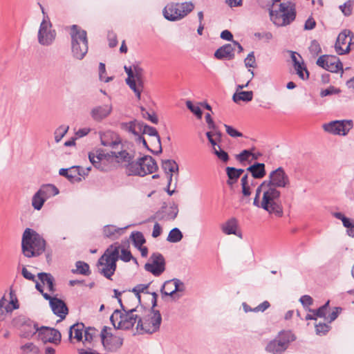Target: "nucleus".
I'll list each match as a JSON object with an SVG mask.
<instances>
[{"label": "nucleus", "instance_id": "c03bdc74", "mask_svg": "<svg viewBox=\"0 0 354 354\" xmlns=\"http://www.w3.org/2000/svg\"><path fill=\"white\" fill-rule=\"evenodd\" d=\"M76 270H73V272H77L83 275H88L91 272L89 270V266L88 263L79 261L76 262Z\"/></svg>", "mask_w": 354, "mask_h": 354}, {"label": "nucleus", "instance_id": "7ed1b4c3", "mask_svg": "<svg viewBox=\"0 0 354 354\" xmlns=\"http://www.w3.org/2000/svg\"><path fill=\"white\" fill-rule=\"evenodd\" d=\"M46 248V241L41 236L30 228H26L22 235L21 249L26 257L41 254Z\"/></svg>", "mask_w": 354, "mask_h": 354}, {"label": "nucleus", "instance_id": "cd10ccee", "mask_svg": "<svg viewBox=\"0 0 354 354\" xmlns=\"http://www.w3.org/2000/svg\"><path fill=\"white\" fill-rule=\"evenodd\" d=\"M85 327L83 323H76L72 325L69 328V339H76L77 342L83 341V332L84 333Z\"/></svg>", "mask_w": 354, "mask_h": 354}, {"label": "nucleus", "instance_id": "c756f323", "mask_svg": "<svg viewBox=\"0 0 354 354\" xmlns=\"http://www.w3.org/2000/svg\"><path fill=\"white\" fill-rule=\"evenodd\" d=\"M39 329L40 328H38L37 324H35L32 321H28L22 325L21 336L24 338H29L36 333H39Z\"/></svg>", "mask_w": 354, "mask_h": 354}, {"label": "nucleus", "instance_id": "0e129e2a", "mask_svg": "<svg viewBox=\"0 0 354 354\" xmlns=\"http://www.w3.org/2000/svg\"><path fill=\"white\" fill-rule=\"evenodd\" d=\"M338 93H339V90L331 86L326 89L322 90L320 92V95L321 97H324Z\"/></svg>", "mask_w": 354, "mask_h": 354}, {"label": "nucleus", "instance_id": "49530a36", "mask_svg": "<svg viewBox=\"0 0 354 354\" xmlns=\"http://www.w3.org/2000/svg\"><path fill=\"white\" fill-rule=\"evenodd\" d=\"M69 129L68 125H61L55 131V140L56 142H59L63 137L66 134Z\"/></svg>", "mask_w": 354, "mask_h": 354}, {"label": "nucleus", "instance_id": "ea45409f", "mask_svg": "<svg viewBox=\"0 0 354 354\" xmlns=\"http://www.w3.org/2000/svg\"><path fill=\"white\" fill-rule=\"evenodd\" d=\"M242 193L245 196H248L251 194L250 185H253V179L250 182L248 174H245L242 176L241 180Z\"/></svg>", "mask_w": 354, "mask_h": 354}, {"label": "nucleus", "instance_id": "79ce46f5", "mask_svg": "<svg viewBox=\"0 0 354 354\" xmlns=\"http://www.w3.org/2000/svg\"><path fill=\"white\" fill-rule=\"evenodd\" d=\"M22 354H39V349L32 342H28L20 347Z\"/></svg>", "mask_w": 354, "mask_h": 354}, {"label": "nucleus", "instance_id": "9d476101", "mask_svg": "<svg viewBox=\"0 0 354 354\" xmlns=\"http://www.w3.org/2000/svg\"><path fill=\"white\" fill-rule=\"evenodd\" d=\"M194 9L192 2L171 3L163 10V15L169 21H174L185 17Z\"/></svg>", "mask_w": 354, "mask_h": 354}, {"label": "nucleus", "instance_id": "de8ad7c7", "mask_svg": "<svg viewBox=\"0 0 354 354\" xmlns=\"http://www.w3.org/2000/svg\"><path fill=\"white\" fill-rule=\"evenodd\" d=\"M124 71L127 74V78L126 79V83L129 86L131 89L135 88V84L133 82V80H131L133 77V64L131 66H125L124 67Z\"/></svg>", "mask_w": 354, "mask_h": 354}, {"label": "nucleus", "instance_id": "72a5a7b5", "mask_svg": "<svg viewBox=\"0 0 354 354\" xmlns=\"http://www.w3.org/2000/svg\"><path fill=\"white\" fill-rule=\"evenodd\" d=\"M247 171L252 174L253 178H262L266 176L265 165L263 163H254L250 166Z\"/></svg>", "mask_w": 354, "mask_h": 354}, {"label": "nucleus", "instance_id": "4d7b16f0", "mask_svg": "<svg viewBox=\"0 0 354 354\" xmlns=\"http://www.w3.org/2000/svg\"><path fill=\"white\" fill-rule=\"evenodd\" d=\"M316 333L319 335H325L330 329V326L325 323H319L315 325Z\"/></svg>", "mask_w": 354, "mask_h": 354}, {"label": "nucleus", "instance_id": "7c9ffc66", "mask_svg": "<svg viewBox=\"0 0 354 354\" xmlns=\"http://www.w3.org/2000/svg\"><path fill=\"white\" fill-rule=\"evenodd\" d=\"M333 216L342 221L343 225L347 229V234L351 237H354V223L348 218L346 217L342 212H334Z\"/></svg>", "mask_w": 354, "mask_h": 354}, {"label": "nucleus", "instance_id": "aec40b11", "mask_svg": "<svg viewBox=\"0 0 354 354\" xmlns=\"http://www.w3.org/2000/svg\"><path fill=\"white\" fill-rule=\"evenodd\" d=\"M351 31L349 30H344L342 31L337 38L335 48V51L339 55H344L348 53L351 50V41L349 36Z\"/></svg>", "mask_w": 354, "mask_h": 354}, {"label": "nucleus", "instance_id": "bf43d9fd", "mask_svg": "<svg viewBox=\"0 0 354 354\" xmlns=\"http://www.w3.org/2000/svg\"><path fill=\"white\" fill-rule=\"evenodd\" d=\"M328 304H329V301H328L324 305L319 307L317 310H313V312L315 313V315H316V317H325L326 315Z\"/></svg>", "mask_w": 354, "mask_h": 354}, {"label": "nucleus", "instance_id": "13d9d810", "mask_svg": "<svg viewBox=\"0 0 354 354\" xmlns=\"http://www.w3.org/2000/svg\"><path fill=\"white\" fill-rule=\"evenodd\" d=\"M149 284H138L133 288V292L136 294L138 302H140V292H143L149 287Z\"/></svg>", "mask_w": 354, "mask_h": 354}, {"label": "nucleus", "instance_id": "393cba45", "mask_svg": "<svg viewBox=\"0 0 354 354\" xmlns=\"http://www.w3.org/2000/svg\"><path fill=\"white\" fill-rule=\"evenodd\" d=\"M50 307L55 315L59 317L61 319H64L68 313L66 304L59 299L55 298L50 303Z\"/></svg>", "mask_w": 354, "mask_h": 354}, {"label": "nucleus", "instance_id": "6e6d98bb", "mask_svg": "<svg viewBox=\"0 0 354 354\" xmlns=\"http://www.w3.org/2000/svg\"><path fill=\"white\" fill-rule=\"evenodd\" d=\"M121 252V255H119V258L124 262H129L131 259L134 260L135 262H137L136 259L133 257L131 253L129 250L122 248L120 249Z\"/></svg>", "mask_w": 354, "mask_h": 354}, {"label": "nucleus", "instance_id": "a211bd4d", "mask_svg": "<svg viewBox=\"0 0 354 354\" xmlns=\"http://www.w3.org/2000/svg\"><path fill=\"white\" fill-rule=\"evenodd\" d=\"M317 64L332 73H337L342 70V64L335 56L322 55L317 60Z\"/></svg>", "mask_w": 354, "mask_h": 354}, {"label": "nucleus", "instance_id": "603ef678", "mask_svg": "<svg viewBox=\"0 0 354 354\" xmlns=\"http://www.w3.org/2000/svg\"><path fill=\"white\" fill-rule=\"evenodd\" d=\"M141 111H142V115L144 118L149 120L153 124L158 123V118L155 113H153V112L149 113L147 111H146V109H144L143 107L141 108Z\"/></svg>", "mask_w": 354, "mask_h": 354}, {"label": "nucleus", "instance_id": "680f3d73", "mask_svg": "<svg viewBox=\"0 0 354 354\" xmlns=\"http://www.w3.org/2000/svg\"><path fill=\"white\" fill-rule=\"evenodd\" d=\"M109 45L111 48H113L118 44L116 34L113 31H109L107 35Z\"/></svg>", "mask_w": 354, "mask_h": 354}, {"label": "nucleus", "instance_id": "ddd939ff", "mask_svg": "<svg viewBox=\"0 0 354 354\" xmlns=\"http://www.w3.org/2000/svg\"><path fill=\"white\" fill-rule=\"evenodd\" d=\"M102 344L104 348L111 353L118 351L123 344V338L107 332V327L104 326L100 332Z\"/></svg>", "mask_w": 354, "mask_h": 354}, {"label": "nucleus", "instance_id": "052dcab7", "mask_svg": "<svg viewBox=\"0 0 354 354\" xmlns=\"http://www.w3.org/2000/svg\"><path fill=\"white\" fill-rule=\"evenodd\" d=\"M227 133L232 138L242 137V133L238 131L232 126L224 124Z\"/></svg>", "mask_w": 354, "mask_h": 354}, {"label": "nucleus", "instance_id": "412c9836", "mask_svg": "<svg viewBox=\"0 0 354 354\" xmlns=\"http://www.w3.org/2000/svg\"><path fill=\"white\" fill-rule=\"evenodd\" d=\"M135 84V88L131 89L137 98L140 100L141 93L144 88V83H145V72L142 67L138 64H133V77L131 80Z\"/></svg>", "mask_w": 354, "mask_h": 354}, {"label": "nucleus", "instance_id": "864d4df0", "mask_svg": "<svg viewBox=\"0 0 354 354\" xmlns=\"http://www.w3.org/2000/svg\"><path fill=\"white\" fill-rule=\"evenodd\" d=\"M213 148V153L217 156V158L221 161L226 162L229 160V156L227 152L223 151L222 149L216 150V145Z\"/></svg>", "mask_w": 354, "mask_h": 354}, {"label": "nucleus", "instance_id": "20e7f679", "mask_svg": "<svg viewBox=\"0 0 354 354\" xmlns=\"http://www.w3.org/2000/svg\"><path fill=\"white\" fill-rule=\"evenodd\" d=\"M120 245L118 243L110 245L99 259L97 268L99 272L107 279H111L116 269V261L119 259Z\"/></svg>", "mask_w": 354, "mask_h": 354}, {"label": "nucleus", "instance_id": "a18cd8bd", "mask_svg": "<svg viewBox=\"0 0 354 354\" xmlns=\"http://www.w3.org/2000/svg\"><path fill=\"white\" fill-rule=\"evenodd\" d=\"M131 238L136 248L140 247L145 243V239L140 232H132Z\"/></svg>", "mask_w": 354, "mask_h": 354}, {"label": "nucleus", "instance_id": "39448f33", "mask_svg": "<svg viewBox=\"0 0 354 354\" xmlns=\"http://www.w3.org/2000/svg\"><path fill=\"white\" fill-rule=\"evenodd\" d=\"M138 307L125 309L123 312L116 309L111 316L110 320L115 328L129 330L140 319L141 315L138 313Z\"/></svg>", "mask_w": 354, "mask_h": 354}, {"label": "nucleus", "instance_id": "dca6fc26", "mask_svg": "<svg viewBox=\"0 0 354 354\" xmlns=\"http://www.w3.org/2000/svg\"><path fill=\"white\" fill-rule=\"evenodd\" d=\"M268 180H264L263 183H267L270 186L274 187H287L290 185V179L288 176L286 174L282 167H279L272 171L268 177Z\"/></svg>", "mask_w": 354, "mask_h": 354}, {"label": "nucleus", "instance_id": "f704fd0d", "mask_svg": "<svg viewBox=\"0 0 354 354\" xmlns=\"http://www.w3.org/2000/svg\"><path fill=\"white\" fill-rule=\"evenodd\" d=\"M124 229V228L117 227L115 225H109L104 227L103 233L106 237L115 239L123 233Z\"/></svg>", "mask_w": 354, "mask_h": 354}, {"label": "nucleus", "instance_id": "f257e3e1", "mask_svg": "<svg viewBox=\"0 0 354 354\" xmlns=\"http://www.w3.org/2000/svg\"><path fill=\"white\" fill-rule=\"evenodd\" d=\"M281 192L274 186L262 183L257 189L253 205L262 208L269 214L281 217L283 209L280 201Z\"/></svg>", "mask_w": 354, "mask_h": 354}, {"label": "nucleus", "instance_id": "423d86ee", "mask_svg": "<svg viewBox=\"0 0 354 354\" xmlns=\"http://www.w3.org/2000/svg\"><path fill=\"white\" fill-rule=\"evenodd\" d=\"M123 163L126 165V173L128 176H145L153 174L158 169L156 162L150 156H144L137 161H133L132 159Z\"/></svg>", "mask_w": 354, "mask_h": 354}, {"label": "nucleus", "instance_id": "8fccbe9b", "mask_svg": "<svg viewBox=\"0 0 354 354\" xmlns=\"http://www.w3.org/2000/svg\"><path fill=\"white\" fill-rule=\"evenodd\" d=\"M226 172H227V175L229 178V180L227 181V183L229 185L234 183L239 178V176L236 172L234 167H227L226 168Z\"/></svg>", "mask_w": 354, "mask_h": 354}, {"label": "nucleus", "instance_id": "3c124183", "mask_svg": "<svg viewBox=\"0 0 354 354\" xmlns=\"http://www.w3.org/2000/svg\"><path fill=\"white\" fill-rule=\"evenodd\" d=\"M186 106L198 118H201L203 113L198 105L194 104L190 100H187Z\"/></svg>", "mask_w": 354, "mask_h": 354}, {"label": "nucleus", "instance_id": "473e14b6", "mask_svg": "<svg viewBox=\"0 0 354 354\" xmlns=\"http://www.w3.org/2000/svg\"><path fill=\"white\" fill-rule=\"evenodd\" d=\"M37 192L39 194L43 196L46 200L59 194V189L52 184L43 185Z\"/></svg>", "mask_w": 354, "mask_h": 354}, {"label": "nucleus", "instance_id": "4be33fe9", "mask_svg": "<svg viewBox=\"0 0 354 354\" xmlns=\"http://www.w3.org/2000/svg\"><path fill=\"white\" fill-rule=\"evenodd\" d=\"M39 337L44 343L58 344L61 341V333L55 328L42 326L39 330Z\"/></svg>", "mask_w": 354, "mask_h": 354}, {"label": "nucleus", "instance_id": "f8f14e48", "mask_svg": "<svg viewBox=\"0 0 354 354\" xmlns=\"http://www.w3.org/2000/svg\"><path fill=\"white\" fill-rule=\"evenodd\" d=\"M44 18L40 24L37 38L38 42L42 46H48L53 44L56 38V32L53 29L52 24L48 15H46L44 10L41 8Z\"/></svg>", "mask_w": 354, "mask_h": 354}, {"label": "nucleus", "instance_id": "6ab92c4d", "mask_svg": "<svg viewBox=\"0 0 354 354\" xmlns=\"http://www.w3.org/2000/svg\"><path fill=\"white\" fill-rule=\"evenodd\" d=\"M90 170L91 167L83 169L79 166H74L68 169H61L59 171V174L61 176H65L71 183H76L82 180V176L88 175Z\"/></svg>", "mask_w": 354, "mask_h": 354}, {"label": "nucleus", "instance_id": "a878e982", "mask_svg": "<svg viewBox=\"0 0 354 354\" xmlns=\"http://www.w3.org/2000/svg\"><path fill=\"white\" fill-rule=\"evenodd\" d=\"M214 57L218 59H232L234 57L233 45L232 44H227L220 47L215 51Z\"/></svg>", "mask_w": 354, "mask_h": 354}, {"label": "nucleus", "instance_id": "9b49d317", "mask_svg": "<svg viewBox=\"0 0 354 354\" xmlns=\"http://www.w3.org/2000/svg\"><path fill=\"white\" fill-rule=\"evenodd\" d=\"M162 322L159 310H151L145 317L141 316L138 322L136 330L141 333H153L158 330Z\"/></svg>", "mask_w": 354, "mask_h": 354}, {"label": "nucleus", "instance_id": "4c0bfd02", "mask_svg": "<svg viewBox=\"0 0 354 354\" xmlns=\"http://www.w3.org/2000/svg\"><path fill=\"white\" fill-rule=\"evenodd\" d=\"M253 98V92L250 91H236L233 95L232 100L235 103H239L240 101L250 102Z\"/></svg>", "mask_w": 354, "mask_h": 354}, {"label": "nucleus", "instance_id": "69168bd1", "mask_svg": "<svg viewBox=\"0 0 354 354\" xmlns=\"http://www.w3.org/2000/svg\"><path fill=\"white\" fill-rule=\"evenodd\" d=\"M339 9L342 10V12L344 13L345 16H349L352 13V6L350 2H347L344 3L343 5H341L339 6Z\"/></svg>", "mask_w": 354, "mask_h": 354}, {"label": "nucleus", "instance_id": "338daca9", "mask_svg": "<svg viewBox=\"0 0 354 354\" xmlns=\"http://www.w3.org/2000/svg\"><path fill=\"white\" fill-rule=\"evenodd\" d=\"M252 152L249 150H243L239 154L236 156V159L242 162L246 161L248 158L251 156Z\"/></svg>", "mask_w": 354, "mask_h": 354}, {"label": "nucleus", "instance_id": "774afa93", "mask_svg": "<svg viewBox=\"0 0 354 354\" xmlns=\"http://www.w3.org/2000/svg\"><path fill=\"white\" fill-rule=\"evenodd\" d=\"M105 64L103 63H100L99 65V73H100V79L101 81H104V82H109L112 80V77H107L106 78L104 76V73H105Z\"/></svg>", "mask_w": 354, "mask_h": 354}, {"label": "nucleus", "instance_id": "5701e85b", "mask_svg": "<svg viewBox=\"0 0 354 354\" xmlns=\"http://www.w3.org/2000/svg\"><path fill=\"white\" fill-rule=\"evenodd\" d=\"M123 129L126 131L131 133L136 136V140L139 142H142L143 146L148 149V145L145 139L140 135L142 131V127H143V122H138L137 120L131 121L122 124Z\"/></svg>", "mask_w": 354, "mask_h": 354}, {"label": "nucleus", "instance_id": "09e8293b", "mask_svg": "<svg viewBox=\"0 0 354 354\" xmlns=\"http://www.w3.org/2000/svg\"><path fill=\"white\" fill-rule=\"evenodd\" d=\"M294 68L301 79L306 80L308 78L309 73L303 62L299 64V68H298L297 66H295Z\"/></svg>", "mask_w": 354, "mask_h": 354}, {"label": "nucleus", "instance_id": "6e6552de", "mask_svg": "<svg viewBox=\"0 0 354 354\" xmlns=\"http://www.w3.org/2000/svg\"><path fill=\"white\" fill-rule=\"evenodd\" d=\"M271 21L277 26H285L292 22L296 17V10L294 5L290 3H281L279 10H270Z\"/></svg>", "mask_w": 354, "mask_h": 354}, {"label": "nucleus", "instance_id": "b1692460", "mask_svg": "<svg viewBox=\"0 0 354 354\" xmlns=\"http://www.w3.org/2000/svg\"><path fill=\"white\" fill-rule=\"evenodd\" d=\"M111 111V104H104L93 107L91 111V115L94 120L99 122L107 118Z\"/></svg>", "mask_w": 354, "mask_h": 354}, {"label": "nucleus", "instance_id": "5fc2aeb1", "mask_svg": "<svg viewBox=\"0 0 354 354\" xmlns=\"http://www.w3.org/2000/svg\"><path fill=\"white\" fill-rule=\"evenodd\" d=\"M309 51L313 56H317L321 53V47L317 40H313L309 46Z\"/></svg>", "mask_w": 354, "mask_h": 354}, {"label": "nucleus", "instance_id": "0eeeda50", "mask_svg": "<svg viewBox=\"0 0 354 354\" xmlns=\"http://www.w3.org/2000/svg\"><path fill=\"white\" fill-rule=\"evenodd\" d=\"M72 53L75 58L82 59L88 52L87 34L78 26L73 25L71 31Z\"/></svg>", "mask_w": 354, "mask_h": 354}, {"label": "nucleus", "instance_id": "4468645a", "mask_svg": "<svg viewBox=\"0 0 354 354\" xmlns=\"http://www.w3.org/2000/svg\"><path fill=\"white\" fill-rule=\"evenodd\" d=\"M88 158L93 165L102 171H109L111 169L113 165L111 164L114 156H111V153L97 152L96 153L90 152Z\"/></svg>", "mask_w": 354, "mask_h": 354}, {"label": "nucleus", "instance_id": "bb28decb", "mask_svg": "<svg viewBox=\"0 0 354 354\" xmlns=\"http://www.w3.org/2000/svg\"><path fill=\"white\" fill-rule=\"evenodd\" d=\"M141 133L147 134L153 138V141L154 144H156L158 148V151H156V154H158L162 152L160 138V136L158 135L157 130L154 127H150L143 123Z\"/></svg>", "mask_w": 354, "mask_h": 354}, {"label": "nucleus", "instance_id": "2f4dec72", "mask_svg": "<svg viewBox=\"0 0 354 354\" xmlns=\"http://www.w3.org/2000/svg\"><path fill=\"white\" fill-rule=\"evenodd\" d=\"M238 220L236 218H231L221 225L222 232L227 234H237Z\"/></svg>", "mask_w": 354, "mask_h": 354}, {"label": "nucleus", "instance_id": "c9c22d12", "mask_svg": "<svg viewBox=\"0 0 354 354\" xmlns=\"http://www.w3.org/2000/svg\"><path fill=\"white\" fill-rule=\"evenodd\" d=\"M162 167L164 171L168 174V177L170 174L174 176V174H176V178L178 176V165L176 161L173 160H162Z\"/></svg>", "mask_w": 354, "mask_h": 354}, {"label": "nucleus", "instance_id": "c85d7f7f", "mask_svg": "<svg viewBox=\"0 0 354 354\" xmlns=\"http://www.w3.org/2000/svg\"><path fill=\"white\" fill-rule=\"evenodd\" d=\"M100 333L99 331L93 328V327H88L86 328L84 333V339L83 344L85 346L89 347L92 346L93 343L94 342L95 339L100 336Z\"/></svg>", "mask_w": 354, "mask_h": 354}, {"label": "nucleus", "instance_id": "1a4fd4ad", "mask_svg": "<svg viewBox=\"0 0 354 354\" xmlns=\"http://www.w3.org/2000/svg\"><path fill=\"white\" fill-rule=\"evenodd\" d=\"M295 339L296 336L291 330H281L267 344L266 350L272 354H282Z\"/></svg>", "mask_w": 354, "mask_h": 354}, {"label": "nucleus", "instance_id": "2eb2a0df", "mask_svg": "<svg viewBox=\"0 0 354 354\" xmlns=\"http://www.w3.org/2000/svg\"><path fill=\"white\" fill-rule=\"evenodd\" d=\"M150 261L145 265V269L154 276H160L165 270V260L160 253H153L150 257Z\"/></svg>", "mask_w": 354, "mask_h": 354}, {"label": "nucleus", "instance_id": "e2e57ef3", "mask_svg": "<svg viewBox=\"0 0 354 354\" xmlns=\"http://www.w3.org/2000/svg\"><path fill=\"white\" fill-rule=\"evenodd\" d=\"M245 64L247 67H252L254 68L256 66L255 65V57L254 55V52H251L249 53L247 56V57L245 59Z\"/></svg>", "mask_w": 354, "mask_h": 354}, {"label": "nucleus", "instance_id": "58836bf2", "mask_svg": "<svg viewBox=\"0 0 354 354\" xmlns=\"http://www.w3.org/2000/svg\"><path fill=\"white\" fill-rule=\"evenodd\" d=\"M161 292L162 295L174 296L176 293L174 290V279L166 281L161 288Z\"/></svg>", "mask_w": 354, "mask_h": 354}, {"label": "nucleus", "instance_id": "e433bc0d", "mask_svg": "<svg viewBox=\"0 0 354 354\" xmlns=\"http://www.w3.org/2000/svg\"><path fill=\"white\" fill-rule=\"evenodd\" d=\"M38 278L44 285L48 286V289L50 292H54V278L49 274L46 272H41L38 274Z\"/></svg>", "mask_w": 354, "mask_h": 354}, {"label": "nucleus", "instance_id": "f3484780", "mask_svg": "<svg viewBox=\"0 0 354 354\" xmlns=\"http://www.w3.org/2000/svg\"><path fill=\"white\" fill-rule=\"evenodd\" d=\"M324 129L331 133L345 136L353 127L352 120H336L325 124Z\"/></svg>", "mask_w": 354, "mask_h": 354}, {"label": "nucleus", "instance_id": "f03ea898", "mask_svg": "<svg viewBox=\"0 0 354 354\" xmlns=\"http://www.w3.org/2000/svg\"><path fill=\"white\" fill-rule=\"evenodd\" d=\"M101 144L111 149V156L115 157V162L123 163L133 159V153L128 152L122 143L119 136L111 131H107L100 135Z\"/></svg>", "mask_w": 354, "mask_h": 354}, {"label": "nucleus", "instance_id": "37998d69", "mask_svg": "<svg viewBox=\"0 0 354 354\" xmlns=\"http://www.w3.org/2000/svg\"><path fill=\"white\" fill-rule=\"evenodd\" d=\"M182 239V232L178 228L175 227L169 232L167 239L170 243H177L181 241Z\"/></svg>", "mask_w": 354, "mask_h": 354}, {"label": "nucleus", "instance_id": "a19ab883", "mask_svg": "<svg viewBox=\"0 0 354 354\" xmlns=\"http://www.w3.org/2000/svg\"><path fill=\"white\" fill-rule=\"evenodd\" d=\"M46 200L37 192L32 198V206L35 209L40 210Z\"/></svg>", "mask_w": 354, "mask_h": 354}]
</instances>
